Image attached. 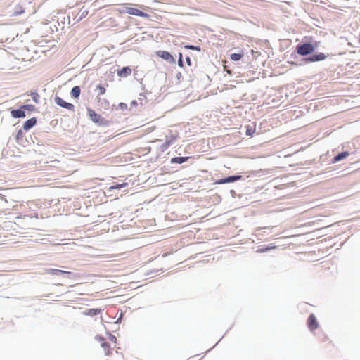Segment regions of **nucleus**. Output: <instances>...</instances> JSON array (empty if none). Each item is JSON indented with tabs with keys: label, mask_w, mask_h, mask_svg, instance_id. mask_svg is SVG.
<instances>
[{
	"label": "nucleus",
	"mask_w": 360,
	"mask_h": 360,
	"mask_svg": "<svg viewBox=\"0 0 360 360\" xmlns=\"http://www.w3.org/2000/svg\"><path fill=\"white\" fill-rule=\"evenodd\" d=\"M90 120L99 126H108L109 122L101 115L97 114L94 110L88 108L87 110Z\"/></svg>",
	"instance_id": "nucleus-1"
},
{
	"label": "nucleus",
	"mask_w": 360,
	"mask_h": 360,
	"mask_svg": "<svg viewBox=\"0 0 360 360\" xmlns=\"http://www.w3.org/2000/svg\"><path fill=\"white\" fill-rule=\"evenodd\" d=\"M314 49V46L309 43L300 44L297 46V52L301 56H307L311 53Z\"/></svg>",
	"instance_id": "nucleus-2"
},
{
	"label": "nucleus",
	"mask_w": 360,
	"mask_h": 360,
	"mask_svg": "<svg viewBox=\"0 0 360 360\" xmlns=\"http://www.w3.org/2000/svg\"><path fill=\"white\" fill-rule=\"evenodd\" d=\"M124 12L129 15L143 17L145 18H148L149 17V15L147 14L146 13H144L137 8H132V7H126Z\"/></svg>",
	"instance_id": "nucleus-3"
},
{
	"label": "nucleus",
	"mask_w": 360,
	"mask_h": 360,
	"mask_svg": "<svg viewBox=\"0 0 360 360\" xmlns=\"http://www.w3.org/2000/svg\"><path fill=\"white\" fill-rule=\"evenodd\" d=\"M55 103L60 107L65 108L69 110L75 111V106L72 103L65 102L63 98L56 96L54 98Z\"/></svg>",
	"instance_id": "nucleus-4"
},
{
	"label": "nucleus",
	"mask_w": 360,
	"mask_h": 360,
	"mask_svg": "<svg viewBox=\"0 0 360 360\" xmlns=\"http://www.w3.org/2000/svg\"><path fill=\"white\" fill-rule=\"evenodd\" d=\"M242 179V176L240 175H233L229 176L223 179L218 180L216 184H224L235 182L236 181L240 180Z\"/></svg>",
	"instance_id": "nucleus-5"
},
{
	"label": "nucleus",
	"mask_w": 360,
	"mask_h": 360,
	"mask_svg": "<svg viewBox=\"0 0 360 360\" xmlns=\"http://www.w3.org/2000/svg\"><path fill=\"white\" fill-rule=\"evenodd\" d=\"M157 55L169 63H175L174 57L168 51H159L157 52Z\"/></svg>",
	"instance_id": "nucleus-6"
},
{
	"label": "nucleus",
	"mask_w": 360,
	"mask_h": 360,
	"mask_svg": "<svg viewBox=\"0 0 360 360\" xmlns=\"http://www.w3.org/2000/svg\"><path fill=\"white\" fill-rule=\"evenodd\" d=\"M167 139L165 142L160 146L162 151L166 150L172 144L174 143L176 137L174 135L166 136Z\"/></svg>",
	"instance_id": "nucleus-7"
},
{
	"label": "nucleus",
	"mask_w": 360,
	"mask_h": 360,
	"mask_svg": "<svg viewBox=\"0 0 360 360\" xmlns=\"http://www.w3.org/2000/svg\"><path fill=\"white\" fill-rule=\"evenodd\" d=\"M349 155V153L347 151L341 152V153H338V155H336L335 156H334L330 160L329 162L330 163H335V162H340L342 160H343V159L346 158L347 157H348Z\"/></svg>",
	"instance_id": "nucleus-8"
},
{
	"label": "nucleus",
	"mask_w": 360,
	"mask_h": 360,
	"mask_svg": "<svg viewBox=\"0 0 360 360\" xmlns=\"http://www.w3.org/2000/svg\"><path fill=\"white\" fill-rule=\"evenodd\" d=\"M37 124L36 117H32L27 120L23 124V129L25 131H28L32 129Z\"/></svg>",
	"instance_id": "nucleus-9"
},
{
	"label": "nucleus",
	"mask_w": 360,
	"mask_h": 360,
	"mask_svg": "<svg viewBox=\"0 0 360 360\" xmlns=\"http://www.w3.org/2000/svg\"><path fill=\"white\" fill-rule=\"evenodd\" d=\"M11 114L12 117H13L15 118H21V117H25V110H23L22 107L19 109L12 110L11 111Z\"/></svg>",
	"instance_id": "nucleus-10"
},
{
	"label": "nucleus",
	"mask_w": 360,
	"mask_h": 360,
	"mask_svg": "<svg viewBox=\"0 0 360 360\" xmlns=\"http://www.w3.org/2000/svg\"><path fill=\"white\" fill-rule=\"evenodd\" d=\"M45 273L51 275L56 276H62L63 274V270L57 269H46Z\"/></svg>",
	"instance_id": "nucleus-11"
},
{
	"label": "nucleus",
	"mask_w": 360,
	"mask_h": 360,
	"mask_svg": "<svg viewBox=\"0 0 360 360\" xmlns=\"http://www.w3.org/2000/svg\"><path fill=\"white\" fill-rule=\"evenodd\" d=\"M308 327L311 332L315 329V315L314 314H311L309 317Z\"/></svg>",
	"instance_id": "nucleus-12"
},
{
	"label": "nucleus",
	"mask_w": 360,
	"mask_h": 360,
	"mask_svg": "<svg viewBox=\"0 0 360 360\" xmlns=\"http://www.w3.org/2000/svg\"><path fill=\"white\" fill-rule=\"evenodd\" d=\"M131 73V70L129 67H124L118 72V75L121 77H127Z\"/></svg>",
	"instance_id": "nucleus-13"
},
{
	"label": "nucleus",
	"mask_w": 360,
	"mask_h": 360,
	"mask_svg": "<svg viewBox=\"0 0 360 360\" xmlns=\"http://www.w3.org/2000/svg\"><path fill=\"white\" fill-rule=\"evenodd\" d=\"M24 12H25V9L22 8V6L20 5H17L15 7L14 11H13L11 16H18L19 15L22 14Z\"/></svg>",
	"instance_id": "nucleus-14"
},
{
	"label": "nucleus",
	"mask_w": 360,
	"mask_h": 360,
	"mask_svg": "<svg viewBox=\"0 0 360 360\" xmlns=\"http://www.w3.org/2000/svg\"><path fill=\"white\" fill-rule=\"evenodd\" d=\"M189 157H175L172 158L171 162L172 163H177V164H182L185 162Z\"/></svg>",
	"instance_id": "nucleus-15"
},
{
	"label": "nucleus",
	"mask_w": 360,
	"mask_h": 360,
	"mask_svg": "<svg viewBox=\"0 0 360 360\" xmlns=\"http://www.w3.org/2000/svg\"><path fill=\"white\" fill-rule=\"evenodd\" d=\"M80 88L78 86H74L71 90V96L75 98H78L80 95Z\"/></svg>",
	"instance_id": "nucleus-16"
},
{
	"label": "nucleus",
	"mask_w": 360,
	"mask_h": 360,
	"mask_svg": "<svg viewBox=\"0 0 360 360\" xmlns=\"http://www.w3.org/2000/svg\"><path fill=\"white\" fill-rule=\"evenodd\" d=\"M101 347L103 348L105 352V355H110V344L106 342H101Z\"/></svg>",
	"instance_id": "nucleus-17"
},
{
	"label": "nucleus",
	"mask_w": 360,
	"mask_h": 360,
	"mask_svg": "<svg viewBox=\"0 0 360 360\" xmlns=\"http://www.w3.org/2000/svg\"><path fill=\"white\" fill-rule=\"evenodd\" d=\"M88 14V11L86 10L84 11H80L76 18H77V20L79 21L82 18H85Z\"/></svg>",
	"instance_id": "nucleus-18"
},
{
	"label": "nucleus",
	"mask_w": 360,
	"mask_h": 360,
	"mask_svg": "<svg viewBox=\"0 0 360 360\" xmlns=\"http://www.w3.org/2000/svg\"><path fill=\"white\" fill-rule=\"evenodd\" d=\"M329 56L330 55L328 53L325 54L323 53H316V62L323 60Z\"/></svg>",
	"instance_id": "nucleus-19"
},
{
	"label": "nucleus",
	"mask_w": 360,
	"mask_h": 360,
	"mask_svg": "<svg viewBox=\"0 0 360 360\" xmlns=\"http://www.w3.org/2000/svg\"><path fill=\"white\" fill-rule=\"evenodd\" d=\"M255 132V128L252 127L251 126L248 125L246 127V131L245 134L247 136H252Z\"/></svg>",
	"instance_id": "nucleus-20"
},
{
	"label": "nucleus",
	"mask_w": 360,
	"mask_h": 360,
	"mask_svg": "<svg viewBox=\"0 0 360 360\" xmlns=\"http://www.w3.org/2000/svg\"><path fill=\"white\" fill-rule=\"evenodd\" d=\"M63 276H65L68 278L73 279L76 278V274H73L70 271H63V274H62Z\"/></svg>",
	"instance_id": "nucleus-21"
},
{
	"label": "nucleus",
	"mask_w": 360,
	"mask_h": 360,
	"mask_svg": "<svg viewBox=\"0 0 360 360\" xmlns=\"http://www.w3.org/2000/svg\"><path fill=\"white\" fill-rule=\"evenodd\" d=\"M242 56H243L242 53H234L231 54L230 58L234 61H238L241 59Z\"/></svg>",
	"instance_id": "nucleus-22"
},
{
	"label": "nucleus",
	"mask_w": 360,
	"mask_h": 360,
	"mask_svg": "<svg viewBox=\"0 0 360 360\" xmlns=\"http://www.w3.org/2000/svg\"><path fill=\"white\" fill-rule=\"evenodd\" d=\"M33 101L36 103H39L40 96L37 92H32L31 94Z\"/></svg>",
	"instance_id": "nucleus-23"
},
{
	"label": "nucleus",
	"mask_w": 360,
	"mask_h": 360,
	"mask_svg": "<svg viewBox=\"0 0 360 360\" xmlns=\"http://www.w3.org/2000/svg\"><path fill=\"white\" fill-rule=\"evenodd\" d=\"M100 312H101V309H89V312L87 314H89L90 316H96V315L98 314Z\"/></svg>",
	"instance_id": "nucleus-24"
},
{
	"label": "nucleus",
	"mask_w": 360,
	"mask_h": 360,
	"mask_svg": "<svg viewBox=\"0 0 360 360\" xmlns=\"http://www.w3.org/2000/svg\"><path fill=\"white\" fill-rule=\"evenodd\" d=\"M22 108L23 109V110H27L29 111H32L34 110L35 107L33 105L27 104V105H22Z\"/></svg>",
	"instance_id": "nucleus-25"
},
{
	"label": "nucleus",
	"mask_w": 360,
	"mask_h": 360,
	"mask_svg": "<svg viewBox=\"0 0 360 360\" xmlns=\"http://www.w3.org/2000/svg\"><path fill=\"white\" fill-rule=\"evenodd\" d=\"M184 48L186 49L195 50V51H200V46H193V45H186L184 46Z\"/></svg>",
	"instance_id": "nucleus-26"
},
{
	"label": "nucleus",
	"mask_w": 360,
	"mask_h": 360,
	"mask_svg": "<svg viewBox=\"0 0 360 360\" xmlns=\"http://www.w3.org/2000/svg\"><path fill=\"white\" fill-rule=\"evenodd\" d=\"M98 91V96L103 95L105 93V88L101 85L97 86Z\"/></svg>",
	"instance_id": "nucleus-27"
},
{
	"label": "nucleus",
	"mask_w": 360,
	"mask_h": 360,
	"mask_svg": "<svg viewBox=\"0 0 360 360\" xmlns=\"http://www.w3.org/2000/svg\"><path fill=\"white\" fill-rule=\"evenodd\" d=\"M127 185V183H124V184H116V185L111 186L110 188L111 189H120Z\"/></svg>",
	"instance_id": "nucleus-28"
},
{
	"label": "nucleus",
	"mask_w": 360,
	"mask_h": 360,
	"mask_svg": "<svg viewBox=\"0 0 360 360\" xmlns=\"http://www.w3.org/2000/svg\"><path fill=\"white\" fill-rule=\"evenodd\" d=\"M304 60L307 63L315 62V54H312L310 56L306 58Z\"/></svg>",
	"instance_id": "nucleus-29"
},
{
	"label": "nucleus",
	"mask_w": 360,
	"mask_h": 360,
	"mask_svg": "<svg viewBox=\"0 0 360 360\" xmlns=\"http://www.w3.org/2000/svg\"><path fill=\"white\" fill-rule=\"evenodd\" d=\"M178 65L180 67H183L184 65L183 56L181 53H179Z\"/></svg>",
	"instance_id": "nucleus-30"
},
{
	"label": "nucleus",
	"mask_w": 360,
	"mask_h": 360,
	"mask_svg": "<svg viewBox=\"0 0 360 360\" xmlns=\"http://www.w3.org/2000/svg\"><path fill=\"white\" fill-rule=\"evenodd\" d=\"M22 137H23V132L21 129H20L16 134V139L18 141V140H20Z\"/></svg>",
	"instance_id": "nucleus-31"
},
{
	"label": "nucleus",
	"mask_w": 360,
	"mask_h": 360,
	"mask_svg": "<svg viewBox=\"0 0 360 360\" xmlns=\"http://www.w3.org/2000/svg\"><path fill=\"white\" fill-rule=\"evenodd\" d=\"M275 247H266V248H264V249H261L259 250H257V252H266L269 250H271L273 248H274Z\"/></svg>",
	"instance_id": "nucleus-32"
},
{
	"label": "nucleus",
	"mask_w": 360,
	"mask_h": 360,
	"mask_svg": "<svg viewBox=\"0 0 360 360\" xmlns=\"http://www.w3.org/2000/svg\"><path fill=\"white\" fill-rule=\"evenodd\" d=\"M119 107H120V108L121 110H124L127 109V104H125L124 103H120L119 104Z\"/></svg>",
	"instance_id": "nucleus-33"
},
{
	"label": "nucleus",
	"mask_w": 360,
	"mask_h": 360,
	"mask_svg": "<svg viewBox=\"0 0 360 360\" xmlns=\"http://www.w3.org/2000/svg\"><path fill=\"white\" fill-rule=\"evenodd\" d=\"M96 338L98 341L101 342V343L104 342V338H103L102 336L97 335V336H96V338Z\"/></svg>",
	"instance_id": "nucleus-34"
},
{
	"label": "nucleus",
	"mask_w": 360,
	"mask_h": 360,
	"mask_svg": "<svg viewBox=\"0 0 360 360\" xmlns=\"http://www.w3.org/2000/svg\"><path fill=\"white\" fill-rule=\"evenodd\" d=\"M186 63L188 66H191V58L189 56H186Z\"/></svg>",
	"instance_id": "nucleus-35"
},
{
	"label": "nucleus",
	"mask_w": 360,
	"mask_h": 360,
	"mask_svg": "<svg viewBox=\"0 0 360 360\" xmlns=\"http://www.w3.org/2000/svg\"><path fill=\"white\" fill-rule=\"evenodd\" d=\"M326 156V155L320 156L319 162H321V165H323V162L325 161Z\"/></svg>",
	"instance_id": "nucleus-36"
},
{
	"label": "nucleus",
	"mask_w": 360,
	"mask_h": 360,
	"mask_svg": "<svg viewBox=\"0 0 360 360\" xmlns=\"http://www.w3.org/2000/svg\"><path fill=\"white\" fill-rule=\"evenodd\" d=\"M117 340L116 337L115 335H110V340L111 342H115Z\"/></svg>",
	"instance_id": "nucleus-37"
},
{
	"label": "nucleus",
	"mask_w": 360,
	"mask_h": 360,
	"mask_svg": "<svg viewBox=\"0 0 360 360\" xmlns=\"http://www.w3.org/2000/svg\"><path fill=\"white\" fill-rule=\"evenodd\" d=\"M309 304L307 303H302L300 305V308H302L303 307H307Z\"/></svg>",
	"instance_id": "nucleus-38"
},
{
	"label": "nucleus",
	"mask_w": 360,
	"mask_h": 360,
	"mask_svg": "<svg viewBox=\"0 0 360 360\" xmlns=\"http://www.w3.org/2000/svg\"><path fill=\"white\" fill-rule=\"evenodd\" d=\"M136 101H133L131 102V105H136Z\"/></svg>",
	"instance_id": "nucleus-39"
},
{
	"label": "nucleus",
	"mask_w": 360,
	"mask_h": 360,
	"mask_svg": "<svg viewBox=\"0 0 360 360\" xmlns=\"http://www.w3.org/2000/svg\"><path fill=\"white\" fill-rule=\"evenodd\" d=\"M322 229V227H319V228H316V232L319 231V230Z\"/></svg>",
	"instance_id": "nucleus-40"
},
{
	"label": "nucleus",
	"mask_w": 360,
	"mask_h": 360,
	"mask_svg": "<svg viewBox=\"0 0 360 360\" xmlns=\"http://www.w3.org/2000/svg\"><path fill=\"white\" fill-rule=\"evenodd\" d=\"M121 316L117 319V322L116 323H119L120 321H121Z\"/></svg>",
	"instance_id": "nucleus-41"
},
{
	"label": "nucleus",
	"mask_w": 360,
	"mask_h": 360,
	"mask_svg": "<svg viewBox=\"0 0 360 360\" xmlns=\"http://www.w3.org/2000/svg\"><path fill=\"white\" fill-rule=\"evenodd\" d=\"M319 243H320V241H316V245H319Z\"/></svg>",
	"instance_id": "nucleus-42"
},
{
	"label": "nucleus",
	"mask_w": 360,
	"mask_h": 360,
	"mask_svg": "<svg viewBox=\"0 0 360 360\" xmlns=\"http://www.w3.org/2000/svg\"><path fill=\"white\" fill-rule=\"evenodd\" d=\"M316 328H319V323H318V322H317V321H316Z\"/></svg>",
	"instance_id": "nucleus-43"
},
{
	"label": "nucleus",
	"mask_w": 360,
	"mask_h": 360,
	"mask_svg": "<svg viewBox=\"0 0 360 360\" xmlns=\"http://www.w3.org/2000/svg\"><path fill=\"white\" fill-rule=\"evenodd\" d=\"M317 1H319V0H316V2H317ZM319 1H320L321 3H323V0H319Z\"/></svg>",
	"instance_id": "nucleus-44"
},
{
	"label": "nucleus",
	"mask_w": 360,
	"mask_h": 360,
	"mask_svg": "<svg viewBox=\"0 0 360 360\" xmlns=\"http://www.w3.org/2000/svg\"><path fill=\"white\" fill-rule=\"evenodd\" d=\"M319 44V41H316V47H318Z\"/></svg>",
	"instance_id": "nucleus-45"
}]
</instances>
